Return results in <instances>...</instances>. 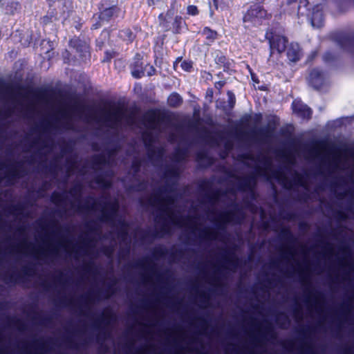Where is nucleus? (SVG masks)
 <instances>
[{"label": "nucleus", "instance_id": "nucleus-45", "mask_svg": "<svg viewBox=\"0 0 354 354\" xmlns=\"http://www.w3.org/2000/svg\"><path fill=\"white\" fill-rule=\"evenodd\" d=\"M9 323L13 326L16 327L19 330H24L26 328V324L24 322L16 317H8Z\"/></svg>", "mask_w": 354, "mask_h": 354}, {"label": "nucleus", "instance_id": "nucleus-25", "mask_svg": "<svg viewBox=\"0 0 354 354\" xmlns=\"http://www.w3.org/2000/svg\"><path fill=\"white\" fill-rule=\"evenodd\" d=\"M183 28H187L185 20L180 15H176L170 25V30L174 35H179L183 32Z\"/></svg>", "mask_w": 354, "mask_h": 354}, {"label": "nucleus", "instance_id": "nucleus-50", "mask_svg": "<svg viewBox=\"0 0 354 354\" xmlns=\"http://www.w3.org/2000/svg\"><path fill=\"white\" fill-rule=\"evenodd\" d=\"M164 175L167 178L178 177L179 175L178 169L176 167H170L165 169Z\"/></svg>", "mask_w": 354, "mask_h": 354}, {"label": "nucleus", "instance_id": "nucleus-11", "mask_svg": "<svg viewBox=\"0 0 354 354\" xmlns=\"http://www.w3.org/2000/svg\"><path fill=\"white\" fill-rule=\"evenodd\" d=\"M332 38L342 49L354 55V31L337 32L333 34Z\"/></svg>", "mask_w": 354, "mask_h": 354}, {"label": "nucleus", "instance_id": "nucleus-56", "mask_svg": "<svg viewBox=\"0 0 354 354\" xmlns=\"http://www.w3.org/2000/svg\"><path fill=\"white\" fill-rule=\"evenodd\" d=\"M142 166V161L140 159L135 158L131 162V169L133 171V173L138 174L140 171V168Z\"/></svg>", "mask_w": 354, "mask_h": 354}, {"label": "nucleus", "instance_id": "nucleus-9", "mask_svg": "<svg viewBox=\"0 0 354 354\" xmlns=\"http://www.w3.org/2000/svg\"><path fill=\"white\" fill-rule=\"evenodd\" d=\"M265 37L269 44L270 57L272 56L275 52L281 55L286 50L288 42L286 37L276 34L271 30L266 32Z\"/></svg>", "mask_w": 354, "mask_h": 354}, {"label": "nucleus", "instance_id": "nucleus-12", "mask_svg": "<svg viewBox=\"0 0 354 354\" xmlns=\"http://www.w3.org/2000/svg\"><path fill=\"white\" fill-rule=\"evenodd\" d=\"M35 268L32 264L25 266L22 268L21 272H13L11 274H5L3 280L6 283H21L28 281L27 277H31L35 274Z\"/></svg>", "mask_w": 354, "mask_h": 354}, {"label": "nucleus", "instance_id": "nucleus-8", "mask_svg": "<svg viewBox=\"0 0 354 354\" xmlns=\"http://www.w3.org/2000/svg\"><path fill=\"white\" fill-rule=\"evenodd\" d=\"M116 316L113 310L109 307L104 308L100 318L97 319L93 324L95 329L99 330L97 338L106 337L108 334V327L111 322L115 321Z\"/></svg>", "mask_w": 354, "mask_h": 354}, {"label": "nucleus", "instance_id": "nucleus-54", "mask_svg": "<svg viewBox=\"0 0 354 354\" xmlns=\"http://www.w3.org/2000/svg\"><path fill=\"white\" fill-rule=\"evenodd\" d=\"M34 313V316L32 317V319L34 320H39V324H49L50 322H51V317H41V316H39V313H37V312H33Z\"/></svg>", "mask_w": 354, "mask_h": 354}, {"label": "nucleus", "instance_id": "nucleus-36", "mask_svg": "<svg viewBox=\"0 0 354 354\" xmlns=\"http://www.w3.org/2000/svg\"><path fill=\"white\" fill-rule=\"evenodd\" d=\"M227 104L223 106V109L225 111H232L236 104V97L234 93L231 91H227Z\"/></svg>", "mask_w": 354, "mask_h": 354}, {"label": "nucleus", "instance_id": "nucleus-27", "mask_svg": "<svg viewBox=\"0 0 354 354\" xmlns=\"http://www.w3.org/2000/svg\"><path fill=\"white\" fill-rule=\"evenodd\" d=\"M111 32L112 30L110 28H104L101 31L99 37L95 41L96 50H102L106 41L109 40Z\"/></svg>", "mask_w": 354, "mask_h": 354}, {"label": "nucleus", "instance_id": "nucleus-34", "mask_svg": "<svg viewBox=\"0 0 354 354\" xmlns=\"http://www.w3.org/2000/svg\"><path fill=\"white\" fill-rule=\"evenodd\" d=\"M312 10L308 0H299L297 8V14L301 17H309Z\"/></svg>", "mask_w": 354, "mask_h": 354}, {"label": "nucleus", "instance_id": "nucleus-20", "mask_svg": "<svg viewBox=\"0 0 354 354\" xmlns=\"http://www.w3.org/2000/svg\"><path fill=\"white\" fill-rule=\"evenodd\" d=\"M277 126V121L275 119L270 120L265 127L260 128L253 131L254 136L262 138H268L273 136Z\"/></svg>", "mask_w": 354, "mask_h": 354}, {"label": "nucleus", "instance_id": "nucleus-60", "mask_svg": "<svg viewBox=\"0 0 354 354\" xmlns=\"http://www.w3.org/2000/svg\"><path fill=\"white\" fill-rule=\"evenodd\" d=\"M167 252V250L162 247L155 248L153 250V256L156 258L163 257Z\"/></svg>", "mask_w": 354, "mask_h": 354}, {"label": "nucleus", "instance_id": "nucleus-61", "mask_svg": "<svg viewBox=\"0 0 354 354\" xmlns=\"http://www.w3.org/2000/svg\"><path fill=\"white\" fill-rule=\"evenodd\" d=\"M212 187V183L209 180H204L198 185L201 191L208 192L210 190Z\"/></svg>", "mask_w": 354, "mask_h": 354}, {"label": "nucleus", "instance_id": "nucleus-63", "mask_svg": "<svg viewBox=\"0 0 354 354\" xmlns=\"http://www.w3.org/2000/svg\"><path fill=\"white\" fill-rule=\"evenodd\" d=\"M281 156L289 163H293L295 161V156L290 151H283Z\"/></svg>", "mask_w": 354, "mask_h": 354}, {"label": "nucleus", "instance_id": "nucleus-14", "mask_svg": "<svg viewBox=\"0 0 354 354\" xmlns=\"http://www.w3.org/2000/svg\"><path fill=\"white\" fill-rule=\"evenodd\" d=\"M1 168H6L7 172L6 178L8 182H12L17 178L24 176L26 174V171L24 168V162H14L10 165H6L4 163H1Z\"/></svg>", "mask_w": 354, "mask_h": 354}, {"label": "nucleus", "instance_id": "nucleus-59", "mask_svg": "<svg viewBox=\"0 0 354 354\" xmlns=\"http://www.w3.org/2000/svg\"><path fill=\"white\" fill-rule=\"evenodd\" d=\"M187 15L189 16H197L199 14V10L195 5H189L187 7Z\"/></svg>", "mask_w": 354, "mask_h": 354}, {"label": "nucleus", "instance_id": "nucleus-7", "mask_svg": "<svg viewBox=\"0 0 354 354\" xmlns=\"http://www.w3.org/2000/svg\"><path fill=\"white\" fill-rule=\"evenodd\" d=\"M271 17V14H269L262 5L256 3L251 5L243 14V21L244 23L261 24L263 20L269 19Z\"/></svg>", "mask_w": 354, "mask_h": 354}, {"label": "nucleus", "instance_id": "nucleus-6", "mask_svg": "<svg viewBox=\"0 0 354 354\" xmlns=\"http://www.w3.org/2000/svg\"><path fill=\"white\" fill-rule=\"evenodd\" d=\"M68 46L77 53L80 64H89L91 62V52L89 42L78 36H74L69 39Z\"/></svg>", "mask_w": 354, "mask_h": 354}, {"label": "nucleus", "instance_id": "nucleus-16", "mask_svg": "<svg viewBox=\"0 0 354 354\" xmlns=\"http://www.w3.org/2000/svg\"><path fill=\"white\" fill-rule=\"evenodd\" d=\"M308 84L315 90H320L326 82L325 72L319 68H314L310 70L308 78Z\"/></svg>", "mask_w": 354, "mask_h": 354}, {"label": "nucleus", "instance_id": "nucleus-42", "mask_svg": "<svg viewBox=\"0 0 354 354\" xmlns=\"http://www.w3.org/2000/svg\"><path fill=\"white\" fill-rule=\"evenodd\" d=\"M171 221L172 223H174V224H177V225H186L188 223H192V221H193V218L192 217H189V216H185V217L178 216V217H176V216H171Z\"/></svg>", "mask_w": 354, "mask_h": 354}, {"label": "nucleus", "instance_id": "nucleus-15", "mask_svg": "<svg viewBox=\"0 0 354 354\" xmlns=\"http://www.w3.org/2000/svg\"><path fill=\"white\" fill-rule=\"evenodd\" d=\"M109 107V111L104 115V120L109 127L117 125L124 116V110L120 106H115L110 102L106 103Z\"/></svg>", "mask_w": 354, "mask_h": 354}, {"label": "nucleus", "instance_id": "nucleus-62", "mask_svg": "<svg viewBox=\"0 0 354 354\" xmlns=\"http://www.w3.org/2000/svg\"><path fill=\"white\" fill-rule=\"evenodd\" d=\"M264 330L266 335L269 336L270 338H274L276 337V334L271 324L268 322V324L264 327Z\"/></svg>", "mask_w": 354, "mask_h": 354}, {"label": "nucleus", "instance_id": "nucleus-21", "mask_svg": "<svg viewBox=\"0 0 354 354\" xmlns=\"http://www.w3.org/2000/svg\"><path fill=\"white\" fill-rule=\"evenodd\" d=\"M142 140L145 147L147 149V155L149 158H153L156 154V150L153 149V145L155 143L156 138L151 131H143L142 133Z\"/></svg>", "mask_w": 354, "mask_h": 354}, {"label": "nucleus", "instance_id": "nucleus-55", "mask_svg": "<svg viewBox=\"0 0 354 354\" xmlns=\"http://www.w3.org/2000/svg\"><path fill=\"white\" fill-rule=\"evenodd\" d=\"M323 60L326 63H333L336 60V55L333 52L328 50L324 54Z\"/></svg>", "mask_w": 354, "mask_h": 354}, {"label": "nucleus", "instance_id": "nucleus-40", "mask_svg": "<svg viewBox=\"0 0 354 354\" xmlns=\"http://www.w3.org/2000/svg\"><path fill=\"white\" fill-rule=\"evenodd\" d=\"M117 281L115 279H113L111 280L110 283L107 285L106 288L102 291V295L107 298L111 295H113L116 290L115 288V285L116 284Z\"/></svg>", "mask_w": 354, "mask_h": 354}, {"label": "nucleus", "instance_id": "nucleus-26", "mask_svg": "<svg viewBox=\"0 0 354 354\" xmlns=\"http://www.w3.org/2000/svg\"><path fill=\"white\" fill-rule=\"evenodd\" d=\"M287 57L291 62H297L301 57V50L297 44L291 43L287 48Z\"/></svg>", "mask_w": 354, "mask_h": 354}, {"label": "nucleus", "instance_id": "nucleus-58", "mask_svg": "<svg viewBox=\"0 0 354 354\" xmlns=\"http://www.w3.org/2000/svg\"><path fill=\"white\" fill-rule=\"evenodd\" d=\"M62 57H63L64 62L65 64H71L72 62V59H73V62H75L77 61L75 57L72 58L71 53L66 49H65L64 51L62 52Z\"/></svg>", "mask_w": 354, "mask_h": 354}, {"label": "nucleus", "instance_id": "nucleus-29", "mask_svg": "<svg viewBox=\"0 0 354 354\" xmlns=\"http://www.w3.org/2000/svg\"><path fill=\"white\" fill-rule=\"evenodd\" d=\"M214 62L220 67L223 68L225 72L227 71L230 68V62L227 56L220 50L215 52Z\"/></svg>", "mask_w": 354, "mask_h": 354}, {"label": "nucleus", "instance_id": "nucleus-17", "mask_svg": "<svg viewBox=\"0 0 354 354\" xmlns=\"http://www.w3.org/2000/svg\"><path fill=\"white\" fill-rule=\"evenodd\" d=\"M145 66H147V64H146ZM129 68L133 77L140 79L145 76V64L143 62V55L141 53H136L134 55L132 62L129 65Z\"/></svg>", "mask_w": 354, "mask_h": 354}, {"label": "nucleus", "instance_id": "nucleus-38", "mask_svg": "<svg viewBox=\"0 0 354 354\" xmlns=\"http://www.w3.org/2000/svg\"><path fill=\"white\" fill-rule=\"evenodd\" d=\"M188 150L187 148H178L175 150L173 155L174 161L180 162L185 160L187 156Z\"/></svg>", "mask_w": 354, "mask_h": 354}, {"label": "nucleus", "instance_id": "nucleus-35", "mask_svg": "<svg viewBox=\"0 0 354 354\" xmlns=\"http://www.w3.org/2000/svg\"><path fill=\"white\" fill-rule=\"evenodd\" d=\"M66 200V196L64 193H60L56 191H54L50 196L51 202L57 205L64 203Z\"/></svg>", "mask_w": 354, "mask_h": 354}, {"label": "nucleus", "instance_id": "nucleus-64", "mask_svg": "<svg viewBox=\"0 0 354 354\" xmlns=\"http://www.w3.org/2000/svg\"><path fill=\"white\" fill-rule=\"evenodd\" d=\"M121 225H122V227L119 231V236L122 239H124V238L127 237L128 235L127 230V225L124 221H121Z\"/></svg>", "mask_w": 354, "mask_h": 354}, {"label": "nucleus", "instance_id": "nucleus-37", "mask_svg": "<svg viewBox=\"0 0 354 354\" xmlns=\"http://www.w3.org/2000/svg\"><path fill=\"white\" fill-rule=\"evenodd\" d=\"M20 9L21 4L17 1H11L6 6V12L12 15L19 11Z\"/></svg>", "mask_w": 354, "mask_h": 354}, {"label": "nucleus", "instance_id": "nucleus-52", "mask_svg": "<svg viewBox=\"0 0 354 354\" xmlns=\"http://www.w3.org/2000/svg\"><path fill=\"white\" fill-rule=\"evenodd\" d=\"M281 235L283 238L286 239L288 241H294L292 233L290 228L288 227H283L281 230Z\"/></svg>", "mask_w": 354, "mask_h": 354}, {"label": "nucleus", "instance_id": "nucleus-32", "mask_svg": "<svg viewBox=\"0 0 354 354\" xmlns=\"http://www.w3.org/2000/svg\"><path fill=\"white\" fill-rule=\"evenodd\" d=\"M57 19V12L54 8L50 7L46 14L41 18V24L47 26Z\"/></svg>", "mask_w": 354, "mask_h": 354}, {"label": "nucleus", "instance_id": "nucleus-2", "mask_svg": "<svg viewBox=\"0 0 354 354\" xmlns=\"http://www.w3.org/2000/svg\"><path fill=\"white\" fill-rule=\"evenodd\" d=\"M243 212L238 205H234V209L230 211L223 212L218 214L215 219V229L205 228L201 231V239L212 240L216 239L223 232H225L226 225L232 221H239L243 218Z\"/></svg>", "mask_w": 354, "mask_h": 354}, {"label": "nucleus", "instance_id": "nucleus-4", "mask_svg": "<svg viewBox=\"0 0 354 354\" xmlns=\"http://www.w3.org/2000/svg\"><path fill=\"white\" fill-rule=\"evenodd\" d=\"M97 205H102L100 220L102 222L112 221L119 209V203L116 199L113 201L104 202L102 204L94 197L88 196L84 204L79 205L77 208L80 212L89 211L95 209Z\"/></svg>", "mask_w": 354, "mask_h": 354}, {"label": "nucleus", "instance_id": "nucleus-51", "mask_svg": "<svg viewBox=\"0 0 354 354\" xmlns=\"http://www.w3.org/2000/svg\"><path fill=\"white\" fill-rule=\"evenodd\" d=\"M181 68L185 72H191L193 70V62L192 60H183L180 63Z\"/></svg>", "mask_w": 354, "mask_h": 354}, {"label": "nucleus", "instance_id": "nucleus-33", "mask_svg": "<svg viewBox=\"0 0 354 354\" xmlns=\"http://www.w3.org/2000/svg\"><path fill=\"white\" fill-rule=\"evenodd\" d=\"M183 103V99L177 92L171 93L167 97V104L171 108H178Z\"/></svg>", "mask_w": 354, "mask_h": 354}, {"label": "nucleus", "instance_id": "nucleus-31", "mask_svg": "<svg viewBox=\"0 0 354 354\" xmlns=\"http://www.w3.org/2000/svg\"><path fill=\"white\" fill-rule=\"evenodd\" d=\"M201 35L205 37L207 44H211L218 38V32L208 26L204 27L200 32Z\"/></svg>", "mask_w": 354, "mask_h": 354}, {"label": "nucleus", "instance_id": "nucleus-30", "mask_svg": "<svg viewBox=\"0 0 354 354\" xmlns=\"http://www.w3.org/2000/svg\"><path fill=\"white\" fill-rule=\"evenodd\" d=\"M118 37L127 44H129L135 40L136 35L130 28H124L118 31Z\"/></svg>", "mask_w": 354, "mask_h": 354}, {"label": "nucleus", "instance_id": "nucleus-5", "mask_svg": "<svg viewBox=\"0 0 354 354\" xmlns=\"http://www.w3.org/2000/svg\"><path fill=\"white\" fill-rule=\"evenodd\" d=\"M172 120V113L160 109H148L142 118L144 125L150 129H158L160 124H169Z\"/></svg>", "mask_w": 354, "mask_h": 354}, {"label": "nucleus", "instance_id": "nucleus-44", "mask_svg": "<svg viewBox=\"0 0 354 354\" xmlns=\"http://www.w3.org/2000/svg\"><path fill=\"white\" fill-rule=\"evenodd\" d=\"M95 182L104 189L110 188L111 186V182L106 180L102 175L97 176L95 178Z\"/></svg>", "mask_w": 354, "mask_h": 354}, {"label": "nucleus", "instance_id": "nucleus-39", "mask_svg": "<svg viewBox=\"0 0 354 354\" xmlns=\"http://www.w3.org/2000/svg\"><path fill=\"white\" fill-rule=\"evenodd\" d=\"M169 10H167L166 15L164 13L159 14L158 18L160 22V26L164 29L165 32L170 30V24L167 18V15L169 14Z\"/></svg>", "mask_w": 354, "mask_h": 354}, {"label": "nucleus", "instance_id": "nucleus-13", "mask_svg": "<svg viewBox=\"0 0 354 354\" xmlns=\"http://www.w3.org/2000/svg\"><path fill=\"white\" fill-rule=\"evenodd\" d=\"M272 176L277 179L285 189H290L293 185H297L307 189L306 186V178L304 175L295 173L293 180H288L284 174L280 170L272 171Z\"/></svg>", "mask_w": 354, "mask_h": 354}, {"label": "nucleus", "instance_id": "nucleus-53", "mask_svg": "<svg viewBox=\"0 0 354 354\" xmlns=\"http://www.w3.org/2000/svg\"><path fill=\"white\" fill-rule=\"evenodd\" d=\"M117 55V53L115 50H106L104 52V55L103 59H102V63H109L111 59Z\"/></svg>", "mask_w": 354, "mask_h": 354}, {"label": "nucleus", "instance_id": "nucleus-28", "mask_svg": "<svg viewBox=\"0 0 354 354\" xmlns=\"http://www.w3.org/2000/svg\"><path fill=\"white\" fill-rule=\"evenodd\" d=\"M196 159L198 163L203 167H210L214 162V158L209 156L206 151H200L197 152Z\"/></svg>", "mask_w": 354, "mask_h": 354}, {"label": "nucleus", "instance_id": "nucleus-46", "mask_svg": "<svg viewBox=\"0 0 354 354\" xmlns=\"http://www.w3.org/2000/svg\"><path fill=\"white\" fill-rule=\"evenodd\" d=\"M34 96L39 100H45L48 98L50 95V91L46 89H39L37 91L31 90Z\"/></svg>", "mask_w": 354, "mask_h": 354}, {"label": "nucleus", "instance_id": "nucleus-18", "mask_svg": "<svg viewBox=\"0 0 354 354\" xmlns=\"http://www.w3.org/2000/svg\"><path fill=\"white\" fill-rule=\"evenodd\" d=\"M160 218L162 220L160 226L159 227H156L154 232H145L142 236L141 239L142 240H145L148 237H162L165 234H170L171 227L169 223L165 218L160 217Z\"/></svg>", "mask_w": 354, "mask_h": 354}, {"label": "nucleus", "instance_id": "nucleus-19", "mask_svg": "<svg viewBox=\"0 0 354 354\" xmlns=\"http://www.w3.org/2000/svg\"><path fill=\"white\" fill-rule=\"evenodd\" d=\"M307 17L310 19L313 27L321 28L324 26V15L320 5L314 6L310 10V16Z\"/></svg>", "mask_w": 354, "mask_h": 354}, {"label": "nucleus", "instance_id": "nucleus-43", "mask_svg": "<svg viewBox=\"0 0 354 354\" xmlns=\"http://www.w3.org/2000/svg\"><path fill=\"white\" fill-rule=\"evenodd\" d=\"M134 266L136 267H140V268L147 267V268H150V270L152 271L153 270V268H154L152 261L149 257L143 258L142 259L136 262Z\"/></svg>", "mask_w": 354, "mask_h": 354}, {"label": "nucleus", "instance_id": "nucleus-57", "mask_svg": "<svg viewBox=\"0 0 354 354\" xmlns=\"http://www.w3.org/2000/svg\"><path fill=\"white\" fill-rule=\"evenodd\" d=\"M66 162L68 173L73 171L76 168L77 161L74 158H67Z\"/></svg>", "mask_w": 354, "mask_h": 354}, {"label": "nucleus", "instance_id": "nucleus-48", "mask_svg": "<svg viewBox=\"0 0 354 354\" xmlns=\"http://www.w3.org/2000/svg\"><path fill=\"white\" fill-rule=\"evenodd\" d=\"M276 321L281 328H285L284 324L289 323V319L288 315L281 312L276 317Z\"/></svg>", "mask_w": 354, "mask_h": 354}, {"label": "nucleus", "instance_id": "nucleus-47", "mask_svg": "<svg viewBox=\"0 0 354 354\" xmlns=\"http://www.w3.org/2000/svg\"><path fill=\"white\" fill-rule=\"evenodd\" d=\"M225 192H222L221 190L216 189L209 193H207L206 197L210 202H215L218 201L219 197L223 196Z\"/></svg>", "mask_w": 354, "mask_h": 354}, {"label": "nucleus", "instance_id": "nucleus-41", "mask_svg": "<svg viewBox=\"0 0 354 354\" xmlns=\"http://www.w3.org/2000/svg\"><path fill=\"white\" fill-rule=\"evenodd\" d=\"M107 162V158L104 154L95 155L92 158V165L93 167L104 165Z\"/></svg>", "mask_w": 354, "mask_h": 354}, {"label": "nucleus", "instance_id": "nucleus-1", "mask_svg": "<svg viewBox=\"0 0 354 354\" xmlns=\"http://www.w3.org/2000/svg\"><path fill=\"white\" fill-rule=\"evenodd\" d=\"M97 12L93 15L97 20L91 26V30H97L104 24L115 22L123 19L126 11L122 7L119 0H100L97 4Z\"/></svg>", "mask_w": 354, "mask_h": 354}, {"label": "nucleus", "instance_id": "nucleus-49", "mask_svg": "<svg viewBox=\"0 0 354 354\" xmlns=\"http://www.w3.org/2000/svg\"><path fill=\"white\" fill-rule=\"evenodd\" d=\"M147 187V182L145 180L140 181L138 184L131 185L128 189L134 192H141L146 189Z\"/></svg>", "mask_w": 354, "mask_h": 354}, {"label": "nucleus", "instance_id": "nucleus-3", "mask_svg": "<svg viewBox=\"0 0 354 354\" xmlns=\"http://www.w3.org/2000/svg\"><path fill=\"white\" fill-rule=\"evenodd\" d=\"M259 161L263 164L264 168L256 167L254 174H250L247 176L239 178L237 188L241 192H248L250 193L252 198L256 197V187L257 183V177L264 176L269 180L266 171L270 169L272 165L271 160L267 156H263Z\"/></svg>", "mask_w": 354, "mask_h": 354}, {"label": "nucleus", "instance_id": "nucleus-10", "mask_svg": "<svg viewBox=\"0 0 354 354\" xmlns=\"http://www.w3.org/2000/svg\"><path fill=\"white\" fill-rule=\"evenodd\" d=\"M194 120L189 123L188 127L198 133L200 138L206 143L216 144L217 142L216 139L214 136H211L210 132L207 129V128L204 127L201 128L198 127V125L203 122V120L200 117L199 110L194 111Z\"/></svg>", "mask_w": 354, "mask_h": 354}, {"label": "nucleus", "instance_id": "nucleus-22", "mask_svg": "<svg viewBox=\"0 0 354 354\" xmlns=\"http://www.w3.org/2000/svg\"><path fill=\"white\" fill-rule=\"evenodd\" d=\"M166 203L167 204H171L174 202V198L170 196H167L164 198H161L160 197L159 194H154L151 196H150L145 202L142 199L139 200V203L141 205H151L154 206L156 205H160L162 207H163L162 203Z\"/></svg>", "mask_w": 354, "mask_h": 354}, {"label": "nucleus", "instance_id": "nucleus-24", "mask_svg": "<svg viewBox=\"0 0 354 354\" xmlns=\"http://www.w3.org/2000/svg\"><path fill=\"white\" fill-rule=\"evenodd\" d=\"M223 259L226 264L228 266H223L225 268H236L241 266L242 263V261L235 256L234 250L232 249H228L225 251Z\"/></svg>", "mask_w": 354, "mask_h": 354}, {"label": "nucleus", "instance_id": "nucleus-23", "mask_svg": "<svg viewBox=\"0 0 354 354\" xmlns=\"http://www.w3.org/2000/svg\"><path fill=\"white\" fill-rule=\"evenodd\" d=\"M292 107L293 112L299 118L307 120L312 118L313 111L308 105L293 102Z\"/></svg>", "mask_w": 354, "mask_h": 354}]
</instances>
